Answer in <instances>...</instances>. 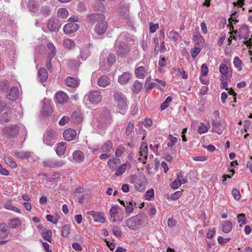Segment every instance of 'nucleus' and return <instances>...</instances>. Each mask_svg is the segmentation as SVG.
<instances>
[{"label":"nucleus","instance_id":"338daca9","mask_svg":"<svg viewBox=\"0 0 252 252\" xmlns=\"http://www.w3.org/2000/svg\"><path fill=\"white\" fill-rule=\"evenodd\" d=\"M154 195V190L153 189H150L148 190L145 194V197L147 199H150L151 197H153Z\"/></svg>","mask_w":252,"mask_h":252},{"label":"nucleus","instance_id":"bb28decb","mask_svg":"<svg viewBox=\"0 0 252 252\" xmlns=\"http://www.w3.org/2000/svg\"><path fill=\"white\" fill-rule=\"evenodd\" d=\"M8 225L12 228H16L21 225V221L19 218L11 219L9 220Z\"/></svg>","mask_w":252,"mask_h":252},{"label":"nucleus","instance_id":"4468645a","mask_svg":"<svg viewBox=\"0 0 252 252\" xmlns=\"http://www.w3.org/2000/svg\"><path fill=\"white\" fill-rule=\"evenodd\" d=\"M76 135V131L74 129L72 128L67 129L63 132L64 139L68 141L74 139Z\"/></svg>","mask_w":252,"mask_h":252},{"label":"nucleus","instance_id":"052dcab7","mask_svg":"<svg viewBox=\"0 0 252 252\" xmlns=\"http://www.w3.org/2000/svg\"><path fill=\"white\" fill-rule=\"evenodd\" d=\"M232 194L234 198L236 200H238L240 199L241 195H240V191L239 190H238L237 189H233L232 190Z\"/></svg>","mask_w":252,"mask_h":252},{"label":"nucleus","instance_id":"3c124183","mask_svg":"<svg viewBox=\"0 0 252 252\" xmlns=\"http://www.w3.org/2000/svg\"><path fill=\"white\" fill-rule=\"evenodd\" d=\"M70 231V226L69 225H64L62 227V236L66 237H67Z\"/></svg>","mask_w":252,"mask_h":252},{"label":"nucleus","instance_id":"e433bc0d","mask_svg":"<svg viewBox=\"0 0 252 252\" xmlns=\"http://www.w3.org/2000/svg\"><path fill=\"white\" fill-rule=\"evenodd\" d=\"M232 224L230 221H225L222 225V230L225 233L229 232L232 229Z\"/></svg>","mask_w":252,"mask_h":252},{"label":"nucleus","instance_id":"b1692460","mask_svg":"<svg viewBox=\"0 0 252 252\" xmlns=\"http://www.w3.org/2000/svg\"><path fill=\"white\" fill-rule=\"evenodd\" d=\"M66 147V144L64 142H61L58 144L56 148V153L58 156H62L64 154Z\"/></svg>","mask_w":252,"mask_h":252},{"label":"nucleus","instance_id":"72a5a7b5","mask_svg":"<svg viewBox=\"0 0 252 252\" xmlns=\"http://www.w3.org/2000/svg\"><path fill=\"white\" fill-rule=\"evenodd\" d=\"M63 43L64 47L68 49H72L75 46V42L73 40L68 38L64 39Z\"/></svg>","mask_w":252,"mask_h":252},{"label":"nucleus","instance_id":"f3484780","mask_svg":"<svg viewBox=\"0 0 252 252\" xmlns=\"http://www.w3.org/2000/svg\"><path fill=\"white\" fill-rule=\"evenodd\" d=\"M56 98L57 102L60 104H64L68 101V96L66 94L63 92H60L56 94Z\"/></svg>","mask_w":252,"mask_h":252},{"label":"nucleus","instance_id":"864d4df0","mask_svg":"<svg viewBox=\"0 0 252 252\" xmlns=\"http://www.w3.org/2000/svg\"><path fill=\"white\" fill-rule=\"evenodd\" d=\"M9 120V117L7 112L3 113L0 117V123L3 124Z\"/></svg>","mask_w":252,"mask_h":252},{"label":"nucleus","instance_id":"6e6552de","mask_svg":"<svg viewBox=\"0 0 252 252\" xmlns=\"http://www.w3.org/2000/svg\"><path fill=\"white\" fill-rule=\"evenodd\" d=\"M61 26L60 21L55 18L50 19L47 23L48 29L51 32H57Z\"/></svg>","mask_w":252,"mask_h":252},{"label":"nucleus","instance_id":"69168bd1","mask_svg":"<svg viewBox=\"0 0 252 252\" xmlns=\"http://www.w3.org/2000/svg\"><path fill=\"white\" fill-rule=\"evenodd\" d=\"M182 193V192L180 191H177L174 192L173 194H171V198L173 200H176L178 199L179 197H181Z\"/></svg>","mask_w":252,"mask_h":252},{"label":"nucleus","instance_id":"393cba45","mask_svg":"<svg viewBox=\"0 0 252 252\" xmlns=\"http://www.w3.org/2000/svg\"><path fill=\"white\" fill-rule=\"evenodd\" d=\"M112 147V142L111 141L108 140L104 143V144L100 148L99 152L101 153L109 152Z\"/></svg>","mask_w":252,"mask_h":252},{"label":"nucleus","instance_id":"774afa93","mask_svg":"<svg viewBox=\"0 0 252 252\" xmlns=\"http://www.w3.org/2000/svg\"><path fill=\"white\" fill-rule=\"evenodd\" d=\"M116 160L115 158L110 159L108 161V165L110 169H114L116 167Z\"/></svg>","mask_w":252,"mask_h":252},{"label":"nucleus","instance_id":"13d9d810","mask_svg":"<svg viewBox=\"0 0 252 252\" xmlns=\"http://www.w3.org/2000/svg\"><path fill=\"white\" fill-rule=\"evenodd\" d=\"M208 131V128L206 126L201 123L198 126V132L200 134L206 132Z\"/></svg>","mask_w":252,"mask_h":252},{"label":"nucleus","instance_id":"c756f323","mask_svg":"<svg viewBox=\"0 0 252 252\" xmlns=\"http://www.w3.org/2000/svg\"><path fill=\"white\" fill-rule=\"evenodd\" d=\"M92 216L95 221L103 223L105 220L104 215L102 213L96 212L94 213Z\"/></svg>","mask_w":252,"mask_h":252},{"label":"nucleus","instance_id":"5701e85b","mask_svg":"<svg viewBox=\"0 0 252 252\" xmlns=\"http://www.w3.org/2000/svg\"><path fill=\"white\" fill-rule=\"evenodd\" d=\"M110 84V79L105 75L100 76L97 80V84L101 87H106Z\"/></svg>","mask_w":252,"mask_h":252},{"label":"nucleus","instance_id":"0eeeda50","mask_svg":"<svg viewBox=\"0 0 252 252\" xmlns=\"http://www.w3.org/2000/svg\"><path fill=\"white\" fill-rule=\"evenodd\" d=\"M212 123V131L219 134H222L225 127L224 123L217 119L213 120Z\"/></svg>","mask_w":252,"mask_h":252},{"label":"nucleus","instance_id":"f704fd0d","mask_svg":"<svg viewBox=\"0 0 252 252\" xmlns=\"http://www.w3.org/2000/svg\"><path fill=\"white\" fill-rule=\"evenodd\" d=\"M134 125V124L129 122L128 123L126 126V127L125 134L126 136H129L132 133L133 131Z\"/></svg>","mask_w":252,"mask_h":252},{"label":"nucleus","instance_id":"9d476101","mask_svg":"<svg viewBox=\"0 0 252 252\" xmlns=\"http://www.w3.org/2000/svg\"><path fill=\"white\" fill-rule=\"evenodd\" d=\"M21 3L22 5L27 4L28 9L32 12L37 11L39 8L38 3L34 0H22Z\"/></svg>","mask_w":252,"mask_h":252},{"label":"nucleus","instance_id":"a211bd4d","mask_svg":"<svg viewBox=\"0 0 252 252\" xmlns=\"http://www.w3.org/2000/svg\"><path fill=\"white\" fill-rule=\"evenodd\" d=\"M131 78V74L128 72L123 73L118 77V82L121 84H125L127 83Z\"/></svg>","mask_w":252,"mask_h":252},{"label":"nucleus","instance_id":"7c9ffc66","mask_svg":"<svg viewBox=\"0 0 252 252\" xmlns=\"http://www.w3.org/2000/svg\"><path fill=\"white\" fill-rule=\"evenodd\" d=\"M9 87V82L7 80H4L0 82V91L2 93H7Z\"/></svg>","mask_w":252,"mask_h":252},{"label":"nucleus","instance_id":"a878e982","mask_svg":"<svg viewBox=\"0 0 252 252\" xmlns=\"http://www.w3.org/2000/svg\"><path fill=\"white\" fill-rule=\"evenodd\" d=\"M38 76L41 82H44L48 77V73L45 68H41L38 71Z\"/></svg>","mask_w":252,"mask_h":252},{"label":"nucleus","instance_id":"5fc2aeb1","mask_svg":"<svg viewBox=\"0 0 252 252\" xmlns=\"http://www.w3.org/2000/svg\"><path fill=\"white\" fill-rule=\"evenodd\" d=\"M237 220L239 223L243 224L246 223V218L245 215L244 214H240L237 216Z\"/></svg>","mask_w":252,"mask_h":252},{"label":"nucleus","instance_id":"49530a36","mask_svg":"<svg viewBox=\"0 0 252 252\" xmlns=\"http://www.w3.org/2000/svg\"><path fill=\"white\" fill-rule=\"evenodd\" d=\"M126 170V164H123L119 167L115 172L116 176H120L123 174Z\"/></svg>","mask_w":252,"mask_h":252},{"label":"nucleus","instance_id":"09e8293b","mask_svg":"<svg viewBox=\"0 0 252 252\" xmlns=\"http://www.w3.org/2000/svg\"><path fill=\"white\" fill-rule=\"evenodd\" d=\"M172 100V97L171 96H168L165 101L161 104L160 109L161 110H163L167 108L169 105V104Z\"/></svg>","mask_w":252,"mask_h":252},{"label":"nucleus","instance_id":"a19ab883","mask_svg":"<svg viewBox=\"0 0 252 252\" xmlns=\"http://www.w3.org/2000/svg\"><path fill=\"white\" fill-rule=\"evenodd\" d=\"M90 52L88 48H85L81 50L80 56L83 60H86L87 59V58L90 56Z\"/></svg>","mask_w":252,"mask_h":252},{"label":"nucleus","instance_id":"37998d69","mask_svg":"<svg viewBox=\"0 0 252 252\" xmlns=\"http://www.w3.org/2000/svg\"><path fill=\"white\" fill-rule=\"evenodd\" d=\"M52 112L51 107L48 104H44L43 107V114L45 116H48Z\"/></svg>","mask_w":252,"mask_h":252},{"label":"nucleus","instance_id":"c9c22d12","mask_svg":"<svg viewBox=\"0 0 252 252\" xmlns=\"http://www.w3.org/2000/svg\"><path fill=\"white\" fill-rule=\"evenodd\" d=\"M167 35L169 38L172 39L175 41L181 38L180 34L174 30L171 31Z\"/></svg>","mask_w":252,"mask_h":252},{"label":"nucleus","instance_id":"603ef678","mask_svg":"<svg viewBox=\"0 0 252 252\" xmlns=\"http://www.w3.org/2000/svg\"><path fill=\"white\" fill-rule=\"evenodd\" d=\"M220 72L224 76H226L228 73V67L225 64H221L219 67Z\"/></svg>","mask_w":252,"mask_h":252},{"label":"nucleus","instance_id":"58836bf2","mask_svg":"<svg viewBox=\"0 0 252 252\" xmlns=\"http://www.w3.org/2000/svg\"><path fill=\"white\" fill-rule=\"evenodd\" d=\"M142 88V83L138 81H136L133 85L132 90L134 93H138L141 91Z\"/></svg>","mask_w":252,"mask_h":252},{"label":"nucleus","instance_id":"bf43d9fd","mask_svg":"<svg viewBox=\"0 0 252 252\" xmlns=\"http://www.w3.org/2000/svg\"><path fill=\"white\" fill-rule=\"evenodd\" d=\"M110 213L111 218H115L118 214V207L116 206H112L110 209Z\"/></svg>","mask_w":252,"mask_h":252},{"label":"nucleus","instance_id":"cd10ccee","mask_svg":"<svg viewBox=\"0 0 252 252\" xmlns=\"http://www.w3.org/2000/svg\"><path fill=\"white\" fill-rule=\"evenodd\" d=\"M47 47L50 51V52L48 53V59H52L54 57L56 53V48L55 46L53 45V44L51 43H48L47 45Z\"/></svg>","mask_w":252,"mask_h":252},{"label":"nucleus","instance_id":"ea45409f","mask_svg":"<svg viewBox=\"0 0 252 252\" xmlns=\"http://www.w3.org/2000/svg\"><path fill=\"white\" fill-rule=\"evenodd\" d=\"M68 15V11L63 8H60L58 11V16L63 19L66 18Z\"/></svg>","mask_w":252,"mask_h":252},{"label":"nucleus","instance_id":"20e7f679","mask_svg":"<svg viewBox=\"0 0 252 252\" xmlns=\"http://www.w3.org/2000/svg\"><path fill=\"white\" fill-rule=\"evenodd\" d=\"M19 129L17 126L14 125L11 126L5 127L2 130L3 135L9 138L17 136L19 133Z\"/></svg>","mask_w":252,"mask_h":252},{"label":"nucleus","instance_id":"1a4fd4ad","mask_svg":"<svg viewBox=\"0 0 252 252\" xmlns=\"http://www.w3.org/2000/svg\"><path fill=\"white\" fill-rule=\"evenodd\" d=\"M139 155L140 156L139 158V161L143 163H145L148 156V147L146 143H142L140 149Z\"/></svg>","mask_w":252,"mask_h":252},{"label":"nucleus","instance_id":"f8f14e48","mask_svg":"<svg viewBox=\"0 0 252 252\" xmlns=\"http://www.w3.org/2000/svg\"><path fill=\"white\" fill-rule=\"evenodd\" d=\"M187 180L183 176L182 172H178L177 174V179L173 183L172 187L174 189H178L181 185L187 183Z\"/></svg>","mask_w":252,"mask_h":252},{"label":"nucleus","instance_id":"39448f33","mask_svg":"<svg viewBox=\"0 0 252 252\" xmlns=\"http://www.w3.org/2000/svg\"><path fill=\"white\" fill-rule=\"evenodd\" d=\"M56 136V132L51 128L48 129L45 131L43 136V142L47 146H52Z\"/></svg>","mask_w":252,"mask_h":252},{"label":"nucleus","instance_id":"7ed1b4c3","mask_svg":"<svg viewBox=\"0 0 252 252\" xmlns=\"http://www.w3.org/2000/svg\"><path fill=\"white\" fill-rule=\"evenodd\" d=\"M84 99L89 101L93 104L97 105L102 100L101 94L98 91H90L85 95Z\"/></svg>","mask_w":252,"mask_h":252},{"label":"nucleus","instance_id":"4d7b16f0","mask_svg":"<svg viewBox=\"0 0 252 252\" xmlns=\"http://www.w3.org/2000/svg\"><path fill=\"white\" fill-rule=\"evenodd\" d=\"M113 233L117 237L121 236L122 232L120 229L117 226H115L112 228Z\"/></svg>","mask_w":252,"mask_h":252},{"label":"nucleus","instance_id":"6ab92c4d","mask_svg":"<svg viewBox=\"0 0 252 252\" xmlns=\"http://www.w3.org/2000/svg\"><path fill=\"white\" fill-rule=\"evenodd\" d=\"M65 82L67 86L72 88H75L79 84V80L77 78L70 76L65 79Z\"/></svg>","mask_w":252,"mask_h":252},{"label":"nucleus","instance_id":"0e129e2a","mask_svg":"<svg viewBox=\"0 0 252 252\" xmlns=\"http://www.w3.org/2000/svg\"><path fill=\"white\" fill-rule=\"evenodd\" d=\"M201 49L198 47H194V49L191 52V56L193 58H195L200 53Z\"/></svg>","mask_w":252,"mask_h":252},{"label":"nucleus","instance_id":"e2e57ef3","mask_svg":"<svg viewBox=\"0 0 252 252\" xmlns=\"http://www.w3.org/2000/svg\"><path fill=\"white\" fill-rule=\"evenodd\" d=\"M208 72V68L206 64L204 63L201 67V74L203 76H206Z\"/></svg>","mask_w":252,"mask_h":252},{"label":"nucleus","instance_id":"4be33fe9","mask_svg":"<svg viewBox=\"0 0 252 252\" xmlns=\"http://www.w3.org/2000/svg\"><path fill=\"white\" fill-rule=\"evenodd\" d=\"M136 207V203L131 200L126 201V204L125 206V212L126 214H129L132 213L134 208Z\"/></svg>","mask_w":252,"mask_h":252},{"label":"nucleus","instance_id":"2eb2a0df","mask_svg":"<svg viewBox=\"0 0 252 252\" xmlns=\"http://www.w3.org/2000/svg\"><path fill=\"white\" fill-rule=\"evenodd\" d=\"M104 19V15L102 14L93 13L87 16V20L91 23H94L97 22H100Z\"/></svg>","mask_w":252,"mask_h":252},{"label":"nucleus","instance_id":"680f3d73","mask_svg":"<svg viewBox=\"0 0 252 252\" xmlns=\"http://www.w3.org/2000/svg\"><path fill=\"white\" fill-rule=\"evenodd\" d=\"M125 151L126 149L125 148L120 147L116 150L115 156L117 158L120 157Z\"/></svg>","mask_w":252,"mask_h":252},{"label":"nucleus","instance_id":"de8ad7c7","mask_svg":"<svg viewBox=\"0 0 252 252\" xmlns=\"http://www.w3.org/2000/svg\"><path fill=\"white\" fill-rule=\"evenodd\" d=\"M168 139L169 141L167 143V145L169 147H172L177 141L176 137H174L172 135L170 134L168 136Z\"/></svg>","mask_w":252,"mask_h":252},{"label":"nucleus","instance_id":"412c9836","mask_svg":"<svg viewBox=\"0 0 252 252\" xmlns=\"http://www.w3.org/2000/svg\"><path fill=\"white\" fill-rule=\"evenodd\" d=\"M146 185V179L145 177H143L137 180L135 183V187L137 190L142 191L145 189Z\"/></svg>","mask_w":252,"mask_h":252},{"label":"nucleus","instance_id":"ddd939ff","mask_svg":"<svg viewBox=\"0 0 252 252\" xmlns=\"http://www.w3.org/2000/svg\"><path fill=\"white\" fill-rule=\"evenodd\" d=\"M79 29V25L75 23H69L66 24L63 27V32L65 34H68L74 32Z\"/></svg>","mask_w":252,"mask_h":252},{"label":"nucleus","instance_id":"c85d7f7f","mask_svg":"<svg viewBox=\"0 0 252 252\" xmlns=\"http://www.w3.org/2000/svg\"><path fill=\"white\" fill-rule=\"evenodd\" d=\"M15 156L21 159H28L31 157V153L29 152L19 151L15 153Z\"/></svg>","mask_w":252,"mask_h":252},{"label":"nucleus","instance_id":"f03ea898","mask_svg":"<svg viewBox=\"0 0 252 252\" xmlns=\"http://www.w3.org/2000/svg\"><path fill=\"white\" fill-rule=\"evenodd\" d=\"M113 97L119 110H124L127 105L126 96L120 90L115 89L113 91Z\"/></svg>","mask_w":252,"mask_h":252},{"label":"nucleus","instance_id":"79ce46f5","mask_svg":"<svg viewBox=\"0 0 252 252\" xmlns=\"http://www.w3.org/2000/svg\"><path fill=\"white\" fill-rule=\"evenodd\" d=\"M241 32H246V35L242 37V38H244L245 41H248L247 39L250 36V31L246 25H244L242 27L241 29Z\"/></svg>","mask_w":252,"mask_h":252},{"label":"nucleus","instance_id":"6e6d98bb","mask_svg":"<svg viewBox=\"0 0 252 252\" xmlns=\"http://www.w3.org/2000/svg\"><path fill=\"white\" fill-rule=\"evenodd\" d=\"M115 56L114 54H111L109 55L107 59V63L109 66H111L115 62Z\"/></svg>","mask_w":252,"mask_h":252},{"label":"nucleus","instance_id":"423d86ee","mask_svg":"<svg viewBox=\"0 0 252 252\" xmlns=\"http://www.w3.org/2000/svg\"><path fill=\"white\" fill-rule=\"evenodd\" d=\"M66 162L63 160L48 159L43 162L45 167L51 168L61 167L64 165Z\"/></svg>","mask_w":252,"mask_h":252},{"label":"nucleus","instance_id":"aec40b11","mask_svg":"<svg viewBox=\"0 0 252 252\" xmlns=\"http://www.w3.org/2000/svg\"><path fill=\"white\" fill-rule=\"evenodd\" d=\"M72 157L74 161L76 162L83 161L85 158L83 153L80 150H77L74 152L72 154Z\"/></svg>","mask_w":252,"mask_h":252},{"label":"nucleus","instance_id":"9b49d317","mask_svg":"<svg viewBox=\"0 0 252 252\" xmlns=\"http://www.w3.org/2000/svg\"><path fill=\"white\" fill-rule=\"evenodd\" d=\"M107 28V24L104 19L97 23L95 26L94 31L98 35L103 34Z\"/></svg>","mask_w":252,"mask_h":252},{"label":"nucleus","instance_id":"f257e3e1","mask_svg":"<svg viewBox=\"0 0 252 252\" xmlns=\"http://www.w3.org/2000/svg\"><path fill=\"white\" fill-rule=\"evenodd\" d=\"M148 221L147 216L144 214H139L128 218L126 221V226L131 230H136L141 226H145Z\"/></svg>","mask_w":252,"mask_h":252},{"label":"nucleus","instance_id":"473e14b6","mask_svg":"<svg viewBox=\"0 0 252 252\" xmlns=\"http://www.w3.org/2000/svg\"><path fill=\"white\" fill-rule=\"evenodd\" d=\"M193 39L195 43L198 45H201L204 42V39L201 35L197 32L196 34L194 33L193 36Z\"/></svg>","mask_w":252,"mask_h":252},{"label":"nucleus","instance_id":"a18cd8bd","mask_svg":"<svg viewBox=\"0 0 252 252\" xmlns=\"http://www.w3.org/2000/svg\"><path fill=\"white\" fill-rule=\"evenodd\" d=\"M9 232L5 226L2 227L0 230V238L5 239L7 238Z\"/></svg>","mask_w":252,"mask_h":252},{"label":"nucleus","instance_id":"c03bdc74","mask_svg":"<svg viewBox=\"0 0 252 252\" xmlns=\"http://www.w3.org/2000/svg\"><path fill=\"white\" fill-rule=\"evenodd\" d=\"M3 159L5 163L12 168H15L17 167V164L15 162L12 160L10 158L4 157Z\"/></svg>","mask_w":252,"mask_h":252},{"label":"nucleus","instance_id":"dca6fc26","mask_svg":"<svg viewBox=\"0 0 252 252\" xmlns=\"http://www.w3.org/2000/svg\"><path fill=\"white\" fill-rule=\"evenodd\" d=\"M19 97V91L18 88L12 87L8 94L6 95V97L10 100H16Z\"/></svg>","mask_w":252,"mask_h":252},{"label":"nucleus","instance_id":"4c0bfd02","mask_svg":"<svg viewBox=\"0 0 252 252\" xmlns=\"http://www.w3.org/2000/svg\"><path fill=\"white\" fill-rule=\"evenodd\" d=\"M42 236L45 240L51 242L52 240V232L50 230H44L42 233Z\"/></svg>","mask_w":252,"mask_h":252},{"label":"nucleus","instance_id":"8fccbe9b","mask_svg":"<svg viewBox=\"0 0 252 252\" xmlns=\"http://www.w3.org/2000/svg\"><path fill=\"white\" fill-rule=\"evenodd\" d=\"M233 63L236 67L238 68V70L242 69L241 65L242 64L241 60L238 57H236L234 59Z\"/></svg>","mask_w":252,"mask_h":252},{"label":"nucleus","instance_id":"2f4dec72","mask_svg":"<svg viewBox=\"0 0 252 252\" xmlns=\"http://www.w3.org/2000/svg\"><path fill=\"white\" fill-rule=\"evenodd\" d=\"M145 69L144 67L140 66L135 69V74L138 78H144L145 77Z\"/></svg>","mask_w":252,"mask_h":252}]
</instances>
